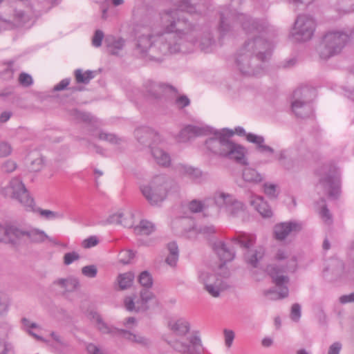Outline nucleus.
<instances>
[{
	"mask_svg": "<svg viewBox=\"0 0 354 354\" xmlns=\"http://www.w3.org/2000/svg\"><path fill=\"white\" fill-rule=\"evenodd\" d=\"M180 11L203 15L205 9L201 5L192 4L189 0H182L177 10H167L161 14L163 30L138 36L136 53L142 57L160 62L169 55L193 52L196 46L205 53L212 52L216 42L211 30L207 27L198 28L181 16Z\"/></svg>",
	"mask_w": 354,
	"mask_h": 354,
	"instance_id": "f257e3e1",
	"label": "nucleus"
},
{
	"mask_svg": "<svg viewBox=\"0 0 354 354\" xmlns=\"http://www.w3.org/2000/svg\"><path fill=\"white\" fill-rule=\"evenodd\" d=\"M240 24L247 34L254 38L248 39L239 48L236 55V64L239 71L248 76L256 75L263 71L262 62L270 55L274 46L273 40L268 38L266 22L250 19L243 13L226 9L221 13L218 26L220 39L230 35L233 26L230 22Z\"/></svg>",
	"mask_w": 354,
	"mask_h": 354,
	"instance_id": "f03ea898",
	"label": "nucleus"
},
{
	"mask_svg": "<svg viewBox=\"0 0 354 354\" xmlns=\"http://www.w3.org/2000/svg\"><path fill=\"white\" fill-rule=\"evenodd\" d=\"M168 326L178 337L169 342L174 350L183 354H202L201 339L196 333H189L190 324L187 320L183 318L171 320Z\"/></svg>",
	"mask_w": 354,
	"mask_h": 354,
	"instance_id": "7ed1b4c3",
	"label": "nucleus"
},
{
	"mask_svg": "<svg viewBox=\"0 0 354 354\" xmlns=\"http://www.w3.org/2000/svg\"><path fill=\"white\" fill-rule=\"evenodd\" d=\"M6 192L12 199L19 203L27 212L39 213L41 216L48 220L63 218L64 217L63 213L37 207L24 184L18 178H14L10 181L6 187Z\"/></svg>",
	"mask_w": 354,
	"mask_h": 354,
	"instance_id": "20e7f679",
	"label": "nucleus"
},
{
	"mask_svg": "<svg viewBox=\"0 0 354 354\" xmlns=\"http://www.w3.org/2000/svg\"><path fill=\"white\" fill-rule=\"evenodd\" d=\"M348 39V34L343 30H333L326 32L318 48L320 57L327 59L339 53Z\"/></svg>",
	"mask_w": 354,
	"mask_h": 354,
	"instance_id": "39448f33",
	"label": "nucleus"
},
{
	"mask_svg": "<svg viewBox=\"0 0 354 354\" xmlns=\"http://www.w3.org/2000/svg\"><path fill=\"white\" fill-rule=\"evenodd\" d=\"M168 187L169 179L164 175H158L149 183L141 185L140 191L151 205H156L165 199Z\"/></svg>",
	"mask_w": 354,
	"mask_h": 354,
	"instance_id": "423d86ee",
	"label": "nucleus"
},
{
	"mask_svg": "<svg viewBox=\"0 0 354 354\" xmlns=\"http://www.w3.org/2000/svg\"><path fill=\"white\" fill-rule=\"evenodd\" d=\"M28 5V0H0V20L6 22L15 21L17 25H24L30 20V17L24 10L12 8Z\"/></svg>",
	"mask_w": 354,
	"mask_h": 354,
	"instance_id": "0eeeda50",
	"label": "nucleus"
},
{
	"mask_svg": "<svg viewBox=\"0 0 354 354\" xmlns=\"http://www.w3.org/2000/svg\"><path fill=\"white\" fill-rule=\"evenodd\" d=\"M245 250L244 259L247 264L257 268L265 255V249L261 245L254 246L256 236L253 234H245L234 239Z\"/></svg>",
	"mask_w": 354,
	"mask_h": 354,
	"instance_id": "6e6552de",
	"label": "nucleus"
},
{
	"mask_svg": "<svg viewBox=\"0 0 354 354\" xmlns=\"http://www.w3.org/2000/svg\"><path fill=\"white\" fill-rule=\"evenodd\" d=\"M267 271L279 290L274 289L268 290L265 292L266 297L271 300H277L287 297L289 292L287 286L289 278L283 274L284 270L279 268L275 265H270L267 268Z\"/></svg>",
	"mask_w": 354,
	"mask_h": 354,
	"instance_id": "1a4fd4ad",
	"label": "nucleus"
},
{
	"mask_svg": "<svg viewBox=\"0 0 354 354\" xmlns=\"http://www.w3.org/2000/svg\"><path fill=\"white\" fill-rule=\"evenodd\" d=\"M198 279L199 283L203 286L204 290L212 297H219L221 293L229 288L223 277L209 271H199Z\"/></svg>",
	"mask_w": 354,
	"mask_h": 354,
	"instance_id": "9d476101",
	"label": "nucleus"
},
{
	"mask_svg": "<svg viewBox=\"0 0 354 354\" xmlns=\"http://www.w3.org/2000/svg\"><path fill=\"white\" fill-rule=\"evenodd\" d=\"M316 21L315 19L308 15H301L297 18L291 37L296 41H306L310 40L315 32Z\"/></svg>",
	"mask_w": 354,
	"mask_h": 354,
	"instance_id": "9b49d317",
	"label": "nucleus"
},
{
	"mask_svg": "<svg viewBox=\"0 0 354 354\" xmlns=\"http://www.w3.org/2000/svg\"><path fill=\"white\" fill-rule=\"evenodd\" d=\"M213 201L218 207L232 216H239L244 211L243 203L229 193L217 191L213 195Z\"/></svg>",
	"mask_w": 354,
	"mask_h": 354,
	"instance_id": "f8f14e48",
	"label": "nucleus"
},
{
	"mask_svg": "<svg viewBox=\"0 0 354 354\" xmlns=\"http://www.w3.org/2000/svg\"><path fill=\"white\" fill-rule=\"evenodd\" d=\"M234 135L232 130L223 129L222 131H216L214 137L208 139L205 144L207 148L212 153L224 156L226 148L230 142V137Z\"/></svg>",
	"mask_w": 354,
	"mask_h": 354,
	"instance_id": "ddd939ff",
	"label": "nucleus"
},
{
	"mask_svg": "<svg viewBox=\"0 0 354 354\" xmlns=\"http://www.w3.org/2000/svg\"><path fill=\"white\" fill-rule=\"evenodd\" d=\"M308 90L297 89L293 93L294 100L292 102V110L298 118H304L310 116L313 113V108L310 101L306 100Z\"/></svg>",
	"mask_w": 354,
	"mask_h": 354,
	"instance_id": "4468645a",
	"label": "nucleus"
},
{
	"mask_svg": "<svg viewBox=\"0 0 354 354\" xmlns=\"http://www.w3.org/2000/svg\"><path fill=\"white\" fill-rule=\"evenodd\" d=\"M26 240V230L16 225L3 226L0 225V241L20 245Z\"/></svg>",
	"mask_w": 354,
	"mask_h": 354,
	"instance_id": "2eb2a0df",
	"label": "nucleus"
},
{
	"mask_svg": "<svg viewBox=\"0 0 354 354\" xmlns=\"http://www.w3.org/2000/svg\"><path fill=\"white\" fill-rule=\"evenodd\" d=\"M319 186L332 198H336L340 192L339 173L336 167L330 169L329 173L322 178Z\"/></svg>",
	"mask_w": 354,
	"mask_h": 354,
	"instance_id": "dca6fc26",
	"label": "nucleus"
},
{
	"mask_svg": "<svg viewBox=\"0 0 354 354\" xmlns=\"http://www.w3.org/2000/svg\"><path fill=\"white\" fill-rule=\"evenodd\" d=\"M153 293L148 290H143L140 292V299L135 301L131 297L124 299V304L126 309L129 311H145L148 309L147 303L153 298Z\"/></svg>",
	"mask_w": 354,
	"mask_h": 354,
	"instance_id": "f3484780",
	"label": "nucleus"
},
{
	"mask_svg": "<svg viewBox=\"0 0 354 354\" xmlns=\"http://www.w3.org/2000/svg\"><path fill=\"white\" fill-rule=\"evenodd\" d=\"M165 141L161 138V142H151L150 145L151 153L156 162L162 167H169L171 164V157L163 148Z\"/></svg>",
	"mask_w": 354,
	"mask_h": 354,
	"instance_id": "a211bd4d",
	"label": "nucleus"
},
{
	"mask_svg": "<svg viewBox=\"0 0 354 354\" xmlns=\"http://www.w3.org/2000/svg\"><path fill=\"white\" fill-rule=\"evenodd\" d=\"M80 286L79 280L72 276L66 278H59L53 282L52 288L54 290L59 292L63 295L73 292Z\"/></svg>",
	"mask_w": 354,
	"mask_h": 354,
	"instance_id": "6ab92c4d",
	"label": "nucleus"
},
{
	"mask_svg": "<svg viewBox=\"0 0 354 354\" xmlns=\"http://www.w3.org/2000/svg\"><path fill=\"white\" fill-rule=\"evenodd\" d=\"M301 230V225L297 222H283L274 225V235L277 240L283 241L292 232Z\"/></svg>",
	"mask_w": 354,
	"mask_h": 354,
	"instance_id": "aec40b11",
	"label": "nucleus"
},
{
	"mask_svg": "<svg viewBox=\"0 0 354 354\" xmlns=\"http://www.w3.org/2000/svg\"><path fill=\"white\" fill-rule=\"evenodd\" d=\"M135 136L137 140L145 146H149L151 142H161L160 135L149 127H140L135 131Z\"/></svg>",
	"mask_w": 354,
	"mask_h": 354,
	"instance_id": "412c9836",
	"label": "nucleus"
},
{
	"mask_svg": "<svg viewBox=\"0 0 354 354\" xmlns=\"http://www.w3.org/2000/svg\"><path fill=\"white\" fill-rule=\"evenodd\" d=\"M100 224L105 225L109 224L121 225L125 227L133 226V215L130 212L124 214L122 211L110 215L106 220L100 221Z\"/></svg>",
	"mask_w": 354,
	"mask_h": 354,
	"instance_id": "4be33fe9",
	"label": "nucleus"
},
{
	"mask_svg": "<svg viewBox=\"0 0 354 354\" xmlns=\"http://www.w3.org/2000/svg\"><path fill=\"white\" fill-rule=\"evenodd\" d=\"M226 149H227L224 154L225 157L234 160L242 165L248 164L247 159L245 158L246 149L245 147L240 145L235 144L230 140L227 148Z\"/></svg>",
	"mask_w": 354,
	"mask_h": 354,
	"instance_id": "5701e85b",
	"label": "nucleus"
},
{
	"mask_svg": "<svg viewBox=\"0 0 354 354\" xmlns=\"http://www.w3.org/2000/svg\"><path fill=\"white\" fill-rule=\"evenodd\" d=\"M214 250L221 261L219 265V269L221 270L225 268L227 262L231 261L234 258V251L229 248L224 242H216L214 244Z\"/></svg>",
	"mask_w": 354,
	"mask_h": 354,
	"instance_id": "b1692460",
	"label": "nucleus"
},
{
	"mask_svg": "<svg viewBox=\"0 0 354 354\" xmlns=\"http://www.w3.org/2000/svg\"><path fill=\"white\" fill-rule=\"evenodd\" d=\"M120 336L129 342L136 344L145 348H149L152 345L151 340L147 337L126 329H121Z\"/></svg>",
	"mask_w": 354,
	"mask_h": 354,
	"instance_id": "393cba45",
	"label": "nucleus"
},
{
	"mask_svg": "<svg viewBox=\"0 0 354 354\" xmlns=\"http://www.w3.org/2000/svg\"><path fill=\"white\" fill-rule=\"evenodd\" d=\"M250 204L264 218L272 216V211L262 196L252 195Z\"/></svg>",
	"mask_w": 354,
	"mask_h": 354,
	"instance_id": "a878e982",
	"label": "nucleus"
},
{
	"mask_svg": "<svg viewBox=\"0 0 354 354\" xmlns=\"http://www.w3.org/2000/svg\"><path fill=\"white\" fill-rule=\"evenodd\" d=\"M92 321L95 324L97 330L103 334H109L111 336H120L121 329L114 328L113 326L108 325L104 322L101 316L95 313L92 315Z\"/></svg>",
	"mask_w": 354,
	"mask_h": 354,
	"instance_id": "bb28decb",
	"label": "nucleus"
},
{
	"mask_svg": "<svg viewBox=\"0 0 354 354\" xmlns=\"http://www.w3.org/2000/svg\"><path fill=\"white\" fill-rule=\"evenodd\" d=\"M26 240L32 243H43L46 241L53 242V239L44 230L37 227H31L29 230H26Z\"/></svg>",
	"mask_w": 354,
	"mask_h": 354,
	"instance_id": "cd10ccee",
	"label": "nucleus"
},
{
	"mask_svg": "<svg viewBox=\"0 0 354 354\" xmlns=\"http://www.w3.org/2000/svg\"><path fill=\"white\" fill-rule=\"evenodd\" d=\"M146 88L148 95L153 99L160 98L167 89L174 90L170 85L153 82H148Z\"/></svg>",
	"mask_w": 354,
	"mask_h": 354,
	"instance_id": "c85d7f7f",
	"label": "nucleus"
},
{
	"mask_svg": "<svg viewBox=\"0 0 354 354\" xmlns=\"http://www.w3.org/2000/svg\"><path fill=\"white\" fill-rule=\"evenodd\" d=\"M243 179L248 183L258 184L263 180V176L255 169L245 167L242 172Z\"/></svg>",
	"mask_w": 354,
	"mask_h": 354,
	"instance_id": "c756f323",
	"label": "nucleus"
},
{
	"mask_svg": "<svg viewBox=\"0 0 354 354\" xmlns=\"http://www.w3.org/2000/svg\"><path fill=\"white\" fill-rule=\"evenodd\" d=\"M11 330L10 324L3 319L0 320V354H7V344L5 337L8 335Z\"/></svg>",
	"mask_w": 354,
	"mask_h": 354,
	"instance_id": "7c9ffc66",
	"label": "nucleus"
},
{
	"mask_svg": "<svg viewBox=\"0 0 354 354\" xmlns=\"http://www.w3.org/2000/svg\"><path fill=\"white\" fill-rule=\"evenodd\" d=\"M167 250L169 254L165 259V262L171 267H175L177 264L179 251L178 245L174 242H171L167 244Z\"/></svg>",
	"mask_w": 354,
	"mask_h": 354,
	"instance_id": "2f4dec72",
	"label": "nucleus"
},
{
	"mask_svg": "<svg viewBox=\"0 0 354 354\" xmlns=\"http://www.w3.org/2000/svg\"><path fill=\"white\" fill-rule=\"evenodd\" d=\"M106 42L109 48L110 53L113 55H117L125 45V40L123 38L113 36L108 37L106 39Z\"/></svg>",
	"mask_w": 354,
	"mask_h": 354,
	"instance_id": "473e14b6",
	"label": "nucleus"
},
{
	"mask_svg": "<svg viewBox=\"0 0 354 354\" xmlns=\"http://www.w3.org/2000/svg\"><path fill=\"white\" fill-rule=\"evenodd\" d=\"M155 230L154 225L148 221L142 220L139 225L133 228L134 233L138 235H149Z\"/></svg>",
	"mask_w": 354,
	"mask_h": 354,
	"instance_id": "72a5a7b5",
	"label": "nucleus"
},
{
	"mask_svg": "<svg viewBox=\"0 0 354 354\" xmlns=\"http://www.w3.org/2000/svg\"><path fill=\"white\" fill-rule=\"evenodd\" d=\"M203 134H205V130L203 129L194 125H188L180 131V137L185 140L194 136H201Z\"/></svg>",
	"mask_w": 354,
	"mask_h": 354,
	"instance_id": "f704fd0d",
	"label": "nucleus"
},
{
	"mask_svg": "<svg viewBox=\"0 0 354 354\" xmlns=\"http://www.w3.org/2000/svg\"><path fill=\"white\" fill-rule=\"evenodd\" d=\"M50 336L54 341L51 344V346L54 348L56 352L59 353L62 349L68 346L67 341H66L59 334L55 332H52L50 333Z\"/></svg>",
	"mask_w": 354,
	"mask_h": 354,
	"instance_id": "c9c22d12",
	"label": "nucleus"
},
{
	"mask_svg": "<svg viewBox=\"0 0 354 354\" xmlns=\"http://www.w3.org/2000/svg\"><path fill=\"white\" fill-rule=\"evenodd\" d=\"M134 279V274L131 272L120 274L118 277V283L121 290L129 288Z\"/></svg>",
	"mask_w": 354,
	"mask_h": 354,
	"instance_id": "e433bc0d",
	"label": "nucleus"
},
{
	"mask_svg": "<svg viewBox=\"0 0 354 354\" xmlns=\"http://www.w3.org/2000/svg\"><path fill=\"white\" fill-rule=\"evenodd\" d=\"M75 76L77 83L88 84L91 80L94 77V72L91 71H87L84 73H82V70L77 69L75 71Z\"/></svg>",
	"mask_w": 354,
	"mask_h": 354,
	"instance_id": "4c0bfd02",
	"label": "nucleus"
},
{
	"mask_svg": "<svg viewBox=\"0 0 354 354\" xmlns=\"http://www.w3.org/2000/svg\"><path fill=\"white\" fill-rule=\"evenodd\" d=\"M290 155V151L288 150H281L278 153V160L286 169H291L292 168Z\"/></svg>",
	"mask_w": 354,
	"mask_h": 354,
	"instance_id": "58836bf2",
	"label": "nucleus"
},
{
	"mask_svg": "<svg viewBox=\"0 0 354 354\" xmlns=\"http://www.w3.org/2000/svg\"><path fill=\"white\" fill-rule=\"evenodd\" d=\"M95 136L97 137L101 140H105L107 141L111 144L114 145H119L121 143L122 140L120 138H118L117 136L113 133H109L106 132H99L97 135H94Z\"/></svg>",
	"mask_w": 354,
	"mask_h": 354,
	"instance_id": "ea45409f",
	"label": "nucleus"
},
{
	"mask_svg": "<svg viewBox=\"0 0 354 354\" xmlns=\"http://www.w3.org/2000/svg\"><path fill=\"white\" fill-rule=\"evenodd\" d=\"M138 281L142 286L146 288H151L153 284L152 277L147 271H143L140 274Z\"/></svg>",
	"mask_w": 354,
	"mask_h": 354,
	"instance_id": "a19ab883",
	"label": "nucleus"
},
{
	"mask_svg": "<svg viewBox=\"0 0 354 354\" xmlns=\"http://www.w3.org/2000/svg\"><path fill=\"white\" fill-rule=\"evenodd\" d=\"M246 140L248 142L253 143L256 145V151H257L261 146L265 144V139L263 136L256 135L252 133H249L248 134H247Z\"/></svg>",
	"mask_w": 354,
	"mask_h": 354,
	"instance_id": "79ce46f5",
	"label": "nucleus"
},
{
	"mask_svg": "<svg viewBox=\"0 0 354 354\" xmlns=\"http://www.w3.org/2000/svg\"><path fill=\"white\" fill-rule=\"evenodd\" d=\"M70 114L73 116L75 120H81L83 122H91L92 117L90 114L84 112H81L77 109H73L70 111Z\"/></svg>",
	"mask_w": 354,
	"mask_h": 354,
	"instance_id": "37998d69",
	"label": "nucleus"
},
{
	"mask_svg": "<svg viewBox=\"0 0 354 354\" xmlns=\"http://www.w3.org/2000/svg\"><path fill=\"white\" fill-rule=\"evenodd\" d=\"M188 209L193 213H198L205 209V203L195 199L189 203Z\"/></svg>",
	"mask_w": 354,
	"mask_h": 354,
	"instance_id": "c03bdc74",
	"label": "nucleus"
},
{
	"mask_svg": "<svg viewBox=\"0 0 354 354\" xmlns=\"http://www.w3.org/2000/svg\"><path fill=\"white\" fill-rule=\"evenodd\" d=\"M223 336L225 346L228 348H231L235 338L234 332L231 329L225 328L223 330Z\"/></svg>",
	"mask_w": 354,
	"mask_h": 354,
	"instance_id": "a18cd8bd",
	"label": "nucleus"
},
{
	"mask_svg": "<svg viewBox=\"0 0 354 354\" xmlns=\"http://www.w3.org/2000/svg\"><path fill=\"white\" fill-rule=\"evenodd\" d=\"M134 257V253L130 250H122L119 254V261L123 264H127Z\"/></svg>",
	"mask_w": 354,
	"mask_h": 354,
	"instance_id": "49530a36",
	"label": "nucleus"
},
{
	"mask_svg": "<svg viewBox=\"0 0 354 354\" xmlns=\"http://www.w3.org/2000/svg\"><path fill=\"white\" fill-rule=\"evenodd\" d=\"M264 193L270 198H275L277 196V185L272 183L263 185Z\"/></svg>",
	"mask_w": 354,
	"mask_h": 354,
	"instance_id": "de8ad7c7",
	"label": "nucleus"
},
{
	"mask_svg": "<svg viewBox=\"0 0 354 354\" xmlns=\"http://www.w3.org/2000/svg\"><path fill=\"white\" fill-rule=\"evenodd\" d=\"M182 169L185 174L193 179H198L202 176V172L198 169H194L187 166H183Z\"/></svg>",
	"mask_w": 354,
	"mask_h": 354,
	"instance_id": "09e8293b",
	"label": "nucleus"
},
{
	"mask_svg": "<svg viewBox=\"0 0 354 354\" xmlns=\"http://www.w3.org/2000/svg\"><path fill=\"white\" fill-rule=\"evenodd\" d=\"M82 273L86 277L94 278L97 275V269L95 265L86 266L82 268Z\"/></svg>",
	"mask_w": 354,
	"mask_h": 354,
	"instance_id": "8fccbe9b",
	"label": "nucleus"
},
{
	"mask_svg": "<svg viewBox=\"0 0 354 354\" xmlns=\"http://www.w3.org/2000/svg\"><path fill=\"white\" fill-rule=\"evenodd\" d=\"M17 167V163L12 160H6L1 165V169L3 173H12Z\"/></svg>",
	"mask_w": 354,
	"mask_h": 354,
	"instance_id": "3c124183",
	"label": "nucleus"
},
{
	"mask_svg": "<svg viewBox=\"0 0 354 354\" xmlns=\"http://www.w3.org/2000/svg\"><path fill=\"white\" fill-rule=\"evenodd\" d=\"M43 164L44 162L42 158L40 156H37V158L31 160L30 164L29 165V169L31 171L34 172L38 171L42 169Z\"/></svg>",
	"mask_w": 354,
	"mask_h": 354,
	"instance_id": "603ef678",
	"label": "nucleus"
},
{
	"mask_svg": "<svg viewBox=\"0 0 354 354\" xmlns=\"http://www.w3.org/2000/svg\"><path fill=\"white\" fill-rule=\"evenodd\" d=\"M80 256L77 252H67L64 256V263L68 266L75 261L80 259Z\"/></svg>",
	"mask_w": 354,
	"mask_h": 354,
	"instance_id": "864d4df0",
	"label": "nucleus"
},
{
	"mask_svg": "<svg viewBox=\"0 0 354 354\" xmlns=\"http://www.w3.org/2000/svg\"><path fill=\"white\" fill-rule=\"evenodd\" d=\"M290 317L295 322H298L301 317V306L299 304H294L291 308Z\"/></svg>",
	"mask_w": 354,
	"mask_h": 354,
	"instance_id": "5fc2aeb1",
	"label": "nucleus"
},
{
	"mask_svg": "<svg viewBox=\"0 0 354 354\" xmlns=\"http://www.w3.org/2000/svg\"><path fill=\"white\" fill-rule=\"evenodd\" d=\"M99 243V239L95 236H91L88 238L86 239L82 242V246L84 248H91L97 245Z\"/></svg>",
	"mask_w": 354,
	"mask_h": 354,
	"instance_id": "6e6d98bb",
	"label": "nucleus"
},
{
	"mask_svg": "<svg viewBox=\"0 0 354 354\" xmlns=\"http://www.w3.org/2000/svg\"><path fill=\"white\" fill-rule=\"evenodd\" d=\"M319 214L323 219V221L327 223L330 224L332 223V216L328 210V209L326 207V206L324 205L320 212Z\"/></svg>",
	"mask_w": 354,
	"mask_h": 354,
	"instance_id": "4d7b16f0",
	"label": "nucleus"
},
{
	"mask_svg": "<svg viewBox=\"0 0 354 354\" xmlns=\"http://www.w3.org/2000/svg\"><path fill=\"white\" fill-rule=\"evenodd\" d=\"M104 38V33L100 30H97L92 39V44L95 47H100Z\"/></svg>",
	"mask_w": 354,
	"mask_h": 354,
	"instance_id": "13d9d810",
	"label": "nucleus"
},
{
	"mask_svg": "<svg viewBox=\"0 0 354 354\" xmlns=\"http://www.w3.org/2000/svg\"><path fill=\"white\" fill-rule=\"evenodd\" d=\"M19 82L24 86H29L32 84V79L30 75L21 73L19 77Z\"/></svg>",
	"mask_w": 354,
	"mask_h": 354,
	"instance_id": "bf43d9fd",
	"label": "nucleus"
},
{
	"mask_svg": "<svg viewBox=\"0 0 354 354\" xmlns=\"http://www.w3.org/2000/svg\"><path fill=\"white\" fill-rule=\"evenodd\" d=\"M287 259L288 261L285 269L289 271H295L297 266V261L296 257L294 255H290Z\"/></svg>",
	"mask_w": 354,
	"mask_h": 354,
	"instance_id": "052dcab7",
	"label": "nucleus"
},
{
	"mask_svg": "<svg viewBox=\"0 0 354 354\" xmlns=\"http://www.w3.org/2000/svg\"><path fill=\"white\" fill-rule=\"evenodd\" d=\"M12 153V148L6 142L0 143V157H6Z\"/></svg>",
	"mask_w": 354,
	"mask_h": 354,
	"instance_id": "680f3d73",
	"label": "nucleus"
},
{
	"mask_svg": "<svg viewBox=\"0 0 354 354\" xmlns=\"http://www.w3.org/2000/svg\"><path fill=\"white\" fill-rule=\"evenodd\" d=\"M122 324L125 327L124 329L130 330V329H132L133 328L136 326L137 321L134 317H129L124 319L122 321Z\"/></svg>",
	"mask_w": 354,
	"mask_h": 354,
	"instance_id": "e2e57ef3",
	"label": "nucleus"
},
{
	"mask_svg": "<svg viewBox=\"0 0 354 354\" xmlns=\"http://www.w3.org/2000/svg\"><path fill=\"white\" fill-rule=\"evenodd\" d=\"M189 103V99L186 95H180L176 100V104L180 109L187 106Z\"/></svg>",
	"mask_w": 354,
	"mask_h": 354,
	"instance_id": "0e129e2a",
	"label": "nucleus"
},
{
	"mask_svg": "<svg viewBox=\"0 0 354 354\" xmlns=\"http://www.w3.org/2000/svg\"><path fill=\"white\" fill-rule=\"evenodd\" d=\"M257 151L264 156H270L274 153V150L265 143Z\"/></svg>",
	"mask_w": 354,
	"mask_h": 354,
	"instance_id": "69168bd1",
	"label": "nucleus"
},
{
	"mask_svg": "<svg viewBox=\"0 0 354 354\" xmlns=\"http://www.w3.org/2000/svg\"><path fill=\"white\" fill-rule=\"evenodd\" d=\"M330 266L332 267V270H333V268L337 269V272H341L344 269V263L341 260L339 259H332L330 261Z\"/></svg>",
	"mask_w": 354,
	"mask_h": 354,
	"instance_id": "338daca9",
	"label": "nucleus"
},
{
	"mask_svg": "<svg viewBox=\"0 0 354 354\" xmlns=\"http://www.w3.org/2000/svg\"><path fill=\"white\" fill-rule=\"evenodd\" d=\"M342 344L339 342L333 343L328 349V354H339Z\"/></svg>",
	"mask_w": 354,
	"mask_h": 354,
	"instance_id": "774afa93",
	"label": "nucleus"
}]
</instances>
